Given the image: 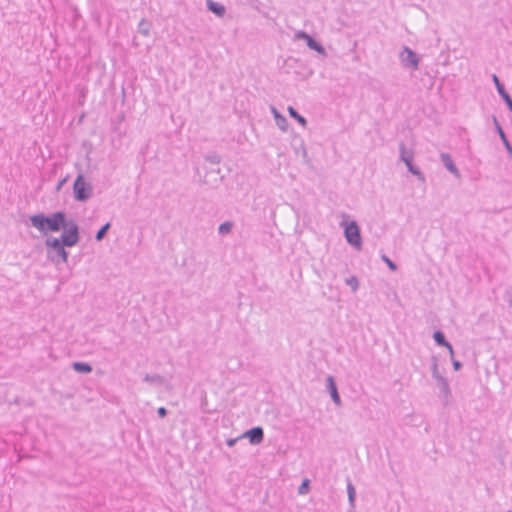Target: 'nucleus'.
<instances>
[{
  "instance_id": "1",
  "label": "nucleus",
  "mask_w": 512,
  "mask_h": 512,
  "mask_svg": "<svg viewBox=\"0 0 512 512\" xmlns=\"http://www.w3.org/2000/svg\"><path fill=\"white\" fill-rule=\"evenodd\" d=\"M79 241L80 228H76L74 226L63 231L60 237H47L45 240L47 259L55 265L66 263L69 258V252L66 248L76 246Z\"/></svg>"
},
{
  "instance_id": "2",
  "label": "nucleus",
  "mask_w": 512,
  "mask_h": 512,
  "mask_svg": "<svg viewBox=\"0 0 512 512\" xmlns=\"http://www.w3.org/2000/svg\"><path fill=\"white\" fill-rule=\"evenodd\" d=\"M29 221L42 235L59 231L63 232L71 226L80 228L74 219H68L67 212L63 210L55 211L50 214L42 212L33 214L29 217Z\"/></svg>"
},
{
  "instance_id": "3",
  "label": "nucleus",
  "mask_w": 512,
  "mask_h": 512,
  "mask_svg": "<svg viewBox=\"0 0 512 512\" xmlns=\"http://www.w3.org/2000/svg\"><path fill=\"white\" fill-rule=\"evenodd\" d=\"M93 195V186L88 182L83 173H79L73 183V197L77 202H86Z\"/></svg>"
},
{
  "instance_id": "4",
  "label": "nucleus",
  "mask_w": 512,
  "mask_h": 512,
  "mask_svg": "<svg viewBox=\"0 0 512 512\" xmlns=\"http://www.w3.org/2000/svg\"><path fill=\"white\" fill-rule=\"evenodd\" d=\"M341 225L344 227V237L347 243L355 249L361 250L363 242L358 223L352 220L347 223L342 222Z\"/></svg>"
},
{
  "instance_id": "5",
  "label": "nucleus",
  "mask_w": 512,
  "mask_h": 512,
  "mask_svg": "<svg viewBox=\"0 0 512 512\" xmlns=\"http://www.w3.org/2000/svg\"><path fill=\"white\" fill-rule=\"evenodd\" d=\"M401 64L404 68L417 70L419 68L420 58L411 48L404 46L400 53Z\"/></svg>"
},
{
  "instance_id": "6",
  "label": "nucleus",
  "mask_w": 512,
  "mask_h": 512,
  "mask_svg": "<svg viewBox=\"0 0 512 512\" xmlns=\"http://www.w3.org/2000/svg\"><path fill=\"white\" fill-rule=\"evenodd\" d=\"M491 78L500 98L504 101L508 110L512 113V97L507 92L505 85L501 82V80L496 74H492Z\"/></svg>"
},
{
  "instance_id": "7",
  "label": "nucleus",
  "mask_w": 512,
  "mask_h": 512,
  "mask_svg": "<svg viewBox=\"0 0 512 512\" xmlns=\"http://www.w3.org/2000/svg\"><path fill=\"white\" fill-rule=\"evenodd\" d=\"M239 438H247L252 445H259L264 440V430L261 426H255L246 430Z\"/></svg>"
},
{
  "instance_id": "8",
  "label": "nucleus",
  "mask_w": 512,
  "mask_h": 512,
  "mask_svg": "<svg viewBox=\"0 0 512 512\" xmlns=\"http://www.w3.org/2000/svg\"><path fill=\"white\" fill-rule=\"evenodd\" d=\"M492 121L494 124L495 131L499 135V137L508 153L509 159L512 160V145H511L510 141L508 140V137H507L504 129L502 128L500 122L498 121V119L495 115L492 116Z\"/></svg>"
},
{
  "instance_id": "9",
  "label": "nucleus",
  "mask_w": 512,
  "mask_h": 512,
  "mask_svg": "<svg viewBox=\"0 0 512 512\" xmlns=\"http://www.w3.org/2000/svg\"><path fill=\"white\" fill-rule=\"evenodd\" d=\"M326 389L329 392L331 399L335 403V405L341 406V397L338 392V387L333 376H328L326 378Z\"/></svg>"
},
{
  "instance_id": "10",
  "label": "nucleus",
  "mask_w": 512,
  "mask_h": 512,
  "mask_svg": "<svg viewBox=\"0 0 512 512\" xmlns=\"http://www.w3.org/2000/svg\"><path fill=\"white\" fill-rule=\"evenodd\" d=\"M440 159L445 168L452 173L455 177L460 178V171L455 165L451 155L449 153H441Z\"/></svg>"
},
{
  "instance_id": "11",
  "label": "nucleus",
  "mask_w": 512,
  "mask_h": 512,
  "mask_svg": "<svg viewBox=\"0 0 512 512\" xmlns=\"http://www.w3.org/2000/svg\"><path fill=\"white\" fill-rule=\"evenodd\" d=\"M400 160L405 163L406 167L413 163L414 152L412 149H407L404 142L399 144Z\"/></svg>"
},
{
  "instance_id": "12",
  "label": "nucleus",
  "mask_w": 512,
  "mask_h": 512,
  "mask_svg": "<svg viewBox=\"0 0 512 512\" xmlns=\"http://www.w3.org/2000/svg\"><path fill=\"white\" fill-rule=\"evenodd\" d=\"M437 387L439 388L440 394L442 395L445 404L448 401L449 396L451 395L450 386L448 380L445 377H439L437 380Z\"/></svg>"
},
{
  "instance_id": "13",
  "label": "nucleus",
  "mask_w": 512,
  "mask_h": 512,
  "mask_svg": "<svg viewBox=\"0 0 512 512\" xmlns=\"http://www.w3.org/2000/svg\"><path fill=\"white\" fill-rule=\"evenodd\" d=\"M206 6L208 11L212 12L218 17H223L226 13V8L223 4L219 2H215L213 0H207Z\"/></svg>"
},
{
  "instance_id": "14",
  "label": "nucleus",
  "mask_w": 512,
  "mask_h": 512,
  "mask_svg": "<svg viewBox=\"0 0 512 512\" xmlns=\"http://www.w3.org/2000/svg\"><path fill=\"white\" fill-rule=\"evenodd\" d=\"M272 114L274 116L276 125L279 127L282 131H287L288 129V120L287 118L282 115L274 106L271 107Z\"/></svg>"
},
{
  "instance_id": "15",
  "label": "nucleus",
  "mask_w": 512,
  "mask_h": 512,
  "mask_svg": "<svg viewBox=\"0 0 512 512\" xmlns=\"http://www.w3.org/2000/svg\"><path fill=\"white\" fill-rule=\"evenodd\" d=\"M72 368L74 371H76L80 374H88V373H91L93 370L92 365L90 363L81 362V361L73 362Z\"/></svg>"
},
{
  "instance_id": "16",
  "label": "nucleus",
  "mask_w": 512,
  "mask_h": 512,
  "mask_svg": "<svg viewBox=\"0 0 512 512\" xmlns=\"http://www.w3.org/2000/svg\"><path fill=\"white\" fill-rule=\"evenodd\" d=\"M306 45L313 51H316L317 53L321 55H326V50L324 46L316 40L313 36H311L307 41Z\"/></svg>"
},
{
  "instance_id": "17",
  "label": "nucleus",
  "mask_w": 512,
  "mask_h": 512,
  "mask_svg": "<svg viewBox=\"0 0 512 512\" xmlns=\"http://www.w3.org/2000/svg\"><path fill=\"white\" fill-rule=\"evenodd\" d=\"M347 494H348V502L350 508H355V501H356V489L353 485L352 481L347 478Z\"/></svg>"
},
{
  "instance_id": "18",
  "label": "nucleus",
  "mask_w": 512,
  "mask_h": 512,
  "mask_svg": "<svg viewBox=\"0 0 512 512\" xmlns=\"http://www.w3.org/2000/svg\"><path fill=\"white\" fill-rule=\"evenodd\" d=\"M287 110L291 118L295 119L301 126H307V119L302 116L294 107L289 106Z\"/></svg>"
},
{
  "instance_id": "19",
  "label": "nucleus",
  "mask_w": 512,
  "mask_h": 512,
  "mask_svg": "<svg viewBox=\"0 0 512 512\" xmlns=\"http://www.w3.org/2000/svg\"><path fill=\"white\" fill-rule=\"evenodd\" d=\"M433 339L438 346L448 347L449 341L446 339L445 334L441 330H435Z\"/></svg>"
},
{
  "instance_id": "20",
  "label": "nucleus",
  "mask_w": 512,
  "mask_h": 512,
  "mask_svg": "<svg viewBox=\"0 0 512 512\" xmlns=\"http://www.w3.org/2000/svg\"><path fill=\"white\" fill-rule=\"evenodd\" d=\"M150 29L151 22L143 18L138 24V32L144 36H149Z\"/></svg>"
},
{
  "instance_id": "21",
  "label": "nucleus",
  "mask_w": 512,
  "mask_h": 512,
  "mask_svg": "<svg viewBox=\"0 0 512 512\" xmlns=\"http://www.w3.org/2000/svg\"><path fill=\"white\" fill-rule=\"evenodd\" d=\"M110 228H111V223H110V222H107V223H105L104 225H102V226L98 229V231L96 232V234H95V239H96V241H98V242H99V241H102V240L106 237V235H107V233H108V231H109V229H110Z\"/></svg>"
},
{
  "instance_id": "22",
  "label": "nucleus",
  "mask_w": 512,
  "mask_h": 512,
  "mask_svg": "<svg viewBox=\"0 0 512 512\" xmlns=\"http://www.w3.org/2000/svg\"><path fill=\"white\" fill-rule=\"evenodd\" d=\"M407 170L412 175L416 176L419 181L425 182V180H426L425 175L422 173V171L420 170V168L418 166L414 165V163H412L411 165H408Z\"/></svg>"
},
{
  "instance_id": "23",
  "label": "nucleus",
  "mask_w": 512,
  "mask_h": 512,
  "mask_svg": "<svg viewBox=\"0 0 512 512\" xmlns=\"http://www.w3.org/2000/svg\"><path fill=\"white\" fill-rule=\"evenodd\" d=\"M234 223L232 221H224L218 227V233L220 235L229 234L232 231Z\"/></svg>"
},
{
  "instance_id": "24",
  "label": "nucleus",
  "mask_w": 512,
  "mask_h": 512,
  "mask_svg": "<svg viewBox=\"0 0 512 512\" xmlns=\"http://www.w3.org/2000/svg\"><path fill=\"white\" fill-rule=\"evenodd\" d=\"M310 484H311L310 480L308 478H304L302 480L300 486L298 487V494H300V495L308 494L311 489Z\"/></svg>"
},
{
  "instance_id": "25",
  "label": "nucleus",
  "mask_w": 512,
  "mask_h": 512,
  "mask_svg": "<svg viewBox=\"0 0 512 512\" xmlns=\"http://www.w3.org/2000/svg\"><path fill=\"white\" fill-rule=\"evenodd\" d=\"M143 380L148 383L162 384L164 379L159 374H146Z\"/></svg>"
},
{
  "instance_id": "26",
  "label": "nucleus",
  "mask_w": 512,
  "mask_h": 512,
  "mask_svg": "<svg viewBox=\"0 0 512 512\" xmlns=\"http://www.w3.org/2000/svg\"><path fill=\"white\" fill-rule=\"evenodd\" d=\"M345 283L350 286L352 292H356L359 288V280L356 276L352 275L345 279Z\"/></svg>"
},
{
  "instance_id": "27",
  "label": "nucleus",
  "mask_w": 512,
  "mask_h": 512,
  "mask_svg": "<svg viewBox=\"0 0 512 512\" xmlns=\"http://www.w3.org/2000/svg\"><path fill=\"white\" fill-rule=\"evenodd\" d=\"M381 260L388 266L391 271H397L398 265L392 261L386 254L381 255Z\"/></svg>"
},
{
  "instance_id": "28",
  "label": "nucleus",
  "mask_w": 512,
  "mask_h": 512,
  "mask_svg": "<svg viewBox=\"0 0 512 512\" xmlns=\"http://www.w3.org/2000/svg\"><path fill=\"white\" fill-rule=\"evenodd\" d=\"M205 160L211 164H219L221 162V156L218 155L217 153L213 152V153H209L207 155H205Z\"/></svg>"
},
{
  "instance_id": "29",
  "label": "nucleus",
  "mask_w": 512,
  "mask_h": 512,
  "mask_svg": "<svg viewBox=\"0 0 512 512\" xmlns=\"http://www.w3.org/2000/svg\"><path fill=\"white\" fill-rule=\"evenodd\" d=\"M431 370H432V377L435 380H437L439 377H442V375H440V373L438 371V362H437V358L435 356L432 357Z\"/></svg>"
},
{
  "instance_id": "30",
  "label": "nucleus",
  "mask_w": 512,
  "mask_h": 512,
  "mask_svg": "<svg viewBox=\"0 0 512 512\" xmlns=\"http://www.w3.org/2000/svg\"><path fill=\"white\" fill-rule=\"evenodd\" d=\"M70 176L69 175H66L65 177H63L62 179H60L55 187V192L58 193L62 187L68 182Z\"/></svg>"
},
{
  "instance_id": "31",
  "label": "nucleus",
  "mask_w": 512,
  "mask_h": 512,
  "mask_svg": "<svg viewBox=\"0 0 512 512\" xmlns=\"http://www.w3.org/2000/svg\"><path fill=\"white\" fill-rule=\"evenodd\" d=\"M312 35L308 34L306 31L300 30L295 34L296 39L304 40L305 42L311 37Z\"/></svg>"
},
{
  "instance_id": "32",
  "label": "nucleus",
  "mask_w": 512,
  "mask_h": 512,
  "mask_svg": "<svg viewBox=\"0 0 512 512\" xmlns=\"http://www.w3.org/2000/svg\"><path fill=\"white\" fill-rule=\"evenodd\" d=\"M451 360H452L453 369L455 371H459L463 367L462 362H460L459 360H456L454 358H452Z\"/></svg>"
},
{
  "instance_id": "33",
  "label": "nucleus",
  "mask_w": 512,
  "mask_h": 512,
  "mask_svg": "<svg viewBox=\"0 0 512 512\" xmlns=\"http://www.w3.org/2000/svg\"><path fill=\"white\" fill-rule=\"evenodd\" d=\"M157 414L160 418H165L168 414V410L165 407H159L157 409Z\"/></svg>"
},
{
  "instance_id": "34",
  "label": "nucleus",
  "mask_w": 512,
  "mask_h": 512,
  "mask_svg": "<svg viewBox=\"0 0 512 512\" xmlns=\"http://www.w3.org/2000/svg\"><path fill=\"white\" fill-rule=\"evenodd\" d=\"M300 148H301V151H302V157H303V159L305 160V162H308V161H309V159H308V153H307V150H306V148H305V146H304V143H303V142L301 143V147H300Z\"/></svg>"
},
{
  "instance_id": "35",
  "label": "nucleus",
  "mask_w": 512,
  "mask_h": 512,
  "mask_svg": "<svg viewBox=\"0 0 512 512\" xmlns=\"http://www.w3.org/2000/svg\"><path fill=\"white\" fill-rule=\"evenodd\" d=\"M239 439H240L239 437L229 438V439L226 440V444L229 447H233Z\"/></svg>"
},
{
  "instance_id": "36",
  "label": "nucleus",
  "mask_w": 512,
  "mask_h": 512,
  "mask_svg": "<svg viewBox=\"0 0 512 512\" xmlns=\"http://www.w3.org/2000/svg\"><path fill=\"white\" fill-rule=\"evenodd\" d=\"M449 351V354L451 356V359L454 358V349H453V346L451 345V343L449 342V345L448 347H446Z\"/></svg>"
}]
</instances>
